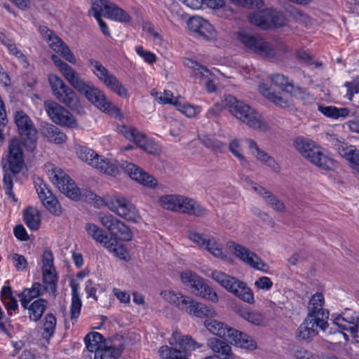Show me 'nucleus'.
Wrapping results in <instances>:
<instances>
[{"instance_id":"obj_1","label":"nucleus","mask_w":359,"mask_h":359,"mask_svg":"<svg viewBox=\"0 0 359 359\" xmlns=\"http://www.w3.org/2000/svg\"><path fill=\"white\" fill-rule=\"evenodd\" d=\"M223 107L229 109V112L238 120L257 131L266 132L269 124L261 114L248 104L238 100L235 97L227 95L222 98Z\"/></svg>"},{"instance_id":"obj_2","label":"nucleus","mask_w":359,"mask_h":359,"mask_svg":"<svg viewBox=\"0 0 359 359\" xmlns=\"http://www.w3.org/2000/svg\"><path fill=\"white\" fill-rule=\"evenodd\" d=\"M237 39L249 51L269 59L280 57L289 50L280 41H267L243 30L238 32Z\"/></svg>"},{"instance_id":"obj_3","label":"nucleus","mask_w":359,"mask_h":359,"mask_svg":"<svg viewBox=\"0 0 359 359\" xmlns=\"http://www.w3.org/2000/svg\"><path fill=\"white\" fill-rule=\"evenodd\" d=\"M160 295L168 303L197 318L215 317L217 316V312L215 310L197 302L193 297L183 294L181 292L165 290L161 292Z\"/></svg>"},{"instance_id":"obj_4","label":"nucleus","mask_w":359,"mask_h":359,"mask_svg":"<svg viewBox=\"0 0 359 359\" xmlns=\"http://www.w3.org/2000/svg\"><path fill=\"white\" fill-rule=\"evenodd\" d=\"M92 8L89 11L97 20L101 32L106 36L110 35L107 24L101 19L102 16L121 22L130 21V16L116 4L107 0H91Z\"/></svg>"},{"instance_id":"obj_5","label":"nucleus","mask_w":359,"mask_h":359,"mask_svg":"<svg viewBox=\"0 0 359 359\" xmlns=\"http://www.w3.org/2000/svg\"><path fill=\"white\" fill-rule=\"evenodd\" d=\"M169 343L173 346H162L159 348L158 353L163 359H187L193 351L203 346L191 337L182 336L177 332H173Z\"/></svg>"},{"instance_id":"obj_6","label":"nucleus","mask_w":359,"mask_h":359,"mask_svg":"<svg viewBox=\"0 0 359 359\" xmlns=\"http://www.w3.org/2000/svg\"><path fill=\"white\" fill-rule=\"evenodd\" d=\"M295 149L311 163L325 170H332L334 161L315 142L304 137H297L294 142Z\"/></svg>"},{"instance_id":"obj_7","label":"nucleus","mask_w":359,"mask_h":359,"mask_svg":"<svg viewBox=\"0 0 359 359\" xmlns=\"http://www.w3.org/2000/svg\"><path fill=\"white\" fill-rule=\"evenodd\" d=\"M8 163L11 173H5L3 178V188L6 194L13 201H15L13 192V178L15 175L19 173L24 166L23 151L20 142L13 139L8 144Z\"/></svg>"},{"instance_id":"obj_8","label":"nucleus","mask_w":359,"mask_h":359,"mask_svg":"<svg viewBox=\"0 0 359 359\" xmlns=\"http://www.w3.org/2000/svg\"><path fill=\"white\" fill-rule=\"evenodd\" d=\"M45 169L50 181L61 193L72 200L80 198V189L62 169L52 163L46 164Z\"/></svg>"},{"instance_id":"obj_9","label":"nucleus","mask_w":359,"mask_h":359,"mask_svg":"<svg viewBox=\"0 0 359 359\" xmlns=\"http://www.w3.org/2000/svg\"><path fill=\"white\" fill-rule=\"evenodd\" d=\"M76 152L79 159L99 172L110 176H116L118 174L119 169L114 161L97 154L93 149L86 146L79 145Z\"/></svg>"},{"instance_id":"obj_10","label":"nucleus","mask_w":359,"mask_h":359,"mask_svg":"<svg viewBox=\"0 0 359 359\" xmlns=\"http://www.w3.org/2000/svg\"><path fill=\"white\" fill-rule=\"evenodd\" d=\"M88 67L95 76L111 91L121 97L128 99L130 96L128 89L119 79L109 71L99 61L90 59L88 60Z\"/></svg>"},{"instance_id":"obj_11","label":"nucleus","mask_w":359,"mask_h":359,"mask_svg":"<svg viewBox=\"0 0 359 359\" xmlns=\"http://www.w3.org/2000/svg\"><path fill=\"white\" fill-rule=\"evenodd\" d=\"M211 276L221 286L243 302L248 304L255 302L252 291L245 283L218 271H212Z\"/></svg>"},{"instance_id":"obj_12","label":"nucleus","mask_w":359,"mask_h":359,"mask_svg":"<svg viewBox=\"0 0 359 359\" xmlns=\"http://www.w3.org/2000/svg\"><path fill=\"white\" fill-rule=\"evenodd\" d=\"M79 92L84 95L89 102L101 111L116 118H121L123 117L121 110L107 97L102 90L95 86L90 81H86Z\"/></svg>"},{"instance_id":"obj_13","label":"nucleus","mask_w":359,"mask_h":359,"mask_svg":"<svg viewBox=\"0 0 359 359\" xmlns=\"http://www.w3.org/2000/svg\"><path fill=\"white\" fill-rule=\"evenodd\" d=\"M104 203L108 209L123 219L135 223L141 219L135 206L130 201L121 194L107 196L104 198Z\"/></svg>"},{"instance_id":"obj_14","label":"nucleus","mask_w":359,"mask_h":359,"mask_svg":"<svg viewBox=\"0 0 359 359\" xmlns=\"http://www.w3.org/2000/svg\"><path fill=\"white\" fill-rule=\"evenodd\" d=\"M15 123L19 134L23 139L24 144L29 151L36 148L37 131L30 117L22 110H17L13 114Z\"/></svg>"},{"instance_id":"obj_15","label":"nucleus","mask_w":359,"mask_h":359,"mask_svg":"<svg viewBox=\"0 0 359 359\" xmlns=\"http://www.w3.org/2000/svg\"><path fill=\"white\" fill-rule=\"evenodd\" d=\"M48 82L53 95L58 102L74 109L79 104V97L76 93L63 80L55 74L48 76Z\"/></svg>"},{"instance_id":"obj_16","label":"nucleus","mask_w":359,"mask_h":359,"mask_svg":"<svg viewBox=\"0 0 359 359\" xmlns=\"http://www.w3.org/2000/svg\"><path fill=\"white\" fill-rule=\"evenodd\" d=\"M98 220L105 227L110 238L129 241L133 238V233L126 224L111 214L100 213Z\"/></svg>"},{"instance_id":"obj_17","label":"nucleus","mask_w":359,"mask_h":359,"mask_svg":"<svg viewBox=\"0 0 359 359\" xmlns=\"http://www.w3.org/2000/svg\"><path fill=\"white\" fill-rule=\"evenodd\" d=\"M117 130L120 134L128 140L133 141L144 151L151 154H156L159 152L160 150L158 145L151 139H148L137 128L121 125L118 126Z\"/></svg>"},{"instance_id":"obj_18","label":"nucleus","mask_w":359,"mask_h":359,"mask_svg":"<svg viewBox=\"0 0 359 359\" xmlns=\"http://www.w3.org/2000/svg\"><path fill=\"white\" fill-rule=\"evenodd\" d=\"M43 106L48 116L55 123L72 128L77 127L74 116L58 103L48 100L44 102Z\"/></svg>"},{"instance_id":"obj_19","label":"nucleus","mask_w":359,"mask_h":359,"mask_svg":"<svg viewBox=\"0 0 359 359\" xmlns=\"http://www.w3.org/2000/svg\"><path fill=\"white\" fill-rule=\"evenodd\" d=\"M227 247L231 250L232 254L239 258L242 262L251 267L262 271L263 272H268L269 266L264 261L261 259L255 253L248 250L247 248L236 243L233 241L227 243Z\"/></svg>"},{"instance_id":"obj_20","label":"nucleus","mask_w":359,"mask_h":359,"mask_svg":"<svg viewBox=\"0 0 359 359\" xmlns=\"http://www.w3.org/2000/svg\"><path fill=\"white\" fill-rule=\"evenodd\" d=\"M39 32L53 50L60 53L69 62L76 64V60L72 50L53 31L43 26L39 27Z\"/></svg>"},{"instance_id":"obj_21","label":"nucleus","mask_w":359,"mask_h":359,"mask_svg":"<svg viewBox=\"0 0 359 359\" xmlns=\"http://www.w3.org/2000/svg\"><path fill=\"white\" fill-rule=\"evenodd\" d=\"M183 63L187 67L192 70L191 76L193 78L200 81L206 79L205 88L208 93H214L217 90V86L214 82L215 76L206 67L188 57L184 59Z\"/></svg>"},{"instance_id":"obj_22","label":"nucleus","mask_w":359,"mask_h":359,"mask_svg":"<svg viewBox=\"0 0 359 359\" xmlns=\"http://www.w3.org/2000/svg\"><path fill=\"white\" fill-rule=\"evenodd\" d=\"M34 186L39 198L45 208L51 213L60 215L62 212L60 203L47 185L38 178L34 181Z\"/></svg>"},{"instance_id":"obj_23","label":"nucleus","mask_w":359,"mask_h":359,"mask_svg":"<svg viewBox=\"0 0 359 359\" xmlns=\"http://www.w3.org/2000/svg\"><path fill=\"white\" fill-rule=\"evenodd\" d=\"M121 167L131 179L147 187L154 188L158 184L156 178L134 163L125 161L121 163Z\"/></svg>"},{"instance_id":"obj_24","label":"nucleus","mask_w":359,"mask_h":359,"mask_svg":"<svg viewBox=\"0 0 359 359\" xmlns=\"http://www.w3.org/2000/svg\"><path fill=\"white\" fill-rule=\"evenodd\" d=\"M327 322L323 318L308 316L298 328L297 336L301 340L309 339L318 334V329H325Z\"/></svg>"},{"instance_id":"obj_25","label":"nucleus","mask_w":359,"mask_h":359,"mask_svg":"<svg viewBox=\"0 0 359 359\" xmlns=\"http://www.w3.org/2000/svg\"><path fill=\"white\" fill-rule=\"evenodd\" d=\"M334 323L341 330L348 331L355 337L358 332L359 313L347 309L334 318Z\"/></svg>"},{"instance_id":"obj_26","label":"nucleus","mask_w":359,"mask_h":359,"mask_svg":"<svg viewBox=\"0 0 359 359\" xmlns=\"http://www.w3.org/2000/svg\"><path fill=\"white\" fill-rule=\"evenodd\" d=\"M189 29L198 34L200 37L210 41L215 37V30L212 25L201 17L190 18L187 22Z\"/></svg>"},{"instance_id":"obj_27","label":"nucleus","mask_w":359,"mask_h":359,"mask_svg":"<svg viewBox=\"0 0 359 359\" xmlns=\"http://www.w3.org/2000/svg\"><path fill=\"white\" fill-rule=\"evenodd\" d=\"M203 325L210 333L226 341H230L233 333H236L235 328L211 318L205 320Z\"/></svg>"},{"instance_id":"obj_28","label":"nucleus","mask_w":359,"mask_h":359,"mask_svg":"<svg viewBox=\"0 0 359 359\" xmlns=\"http://www.w3.org/2000/svg\"><path fill=\"white\" fill-rule=\"evenodd\" d=\"M246 143L248 144V149L251 154L256 158L258 161L264 163L272 169L274 172H279L280 167L276 160L271 156H269L266 151L262 150L257 142L252 139H246Z\"/></svg>"},{"instance_id":"obj_29","label":"nucleus","mask_w":359,"mask_h":359,"mask_svg":"<svg viewBox=\"0 0 359 359\" xmlns=\"http://www.w3.org/2000/svg\"><path fill=\"white\" fill-rule=\"evenodd\" d=\"M191 292L205 300L217 303L219 297L217 292L208 284L206 280L200 277L191 287Z\"/></svg>"},{"instance_id":"obj_30","label":"nucleus","mask_w":359,"mask_h":359,"mask_svg":"<svg viewBox=\"0 0 359 359\" xmlns=\"http://www.w3.org/2000/svg\"><path fill=\"white\" fill-rule=\"evenodd\" d=\"M246 182L251 185L252 189L263 197L267 205L273 210L278 212H283L285 210V204L280 201L276 196L273 195L270 191L266 190L264 187L257 185L255 182L246 177Z\"/></svg>"},{"instance_id":"obj_31","label":"nucleus","mask_w":359,"mask_h":359,"mask_svg":"<svg viewBox=\"0 0 359 359\" xmlns=\"http://www.w3.org/2000/svg\"><path fill=\"white\" fill-rule=\"evenodd\" d=\"M271 81L282 90L299 98H304L305 92L303 88L294 86L292 81L283 74H276L271 76Z\"/></svg>"},{"instance_id":"obj_32","label":"nucleus","mask_w":359,"mask_h":359,"mask_svg":"<svg viewBox=\"0 0 359 359\" xmlns=\"http://www.w3.org/2000/svg\"><path fill=\"white\" fill-rule=\"evenodd\" d=\"M177 212L200 217L205 215L207 213V210L195 200L180 196Z\"/></svg>"},{"instance_id":"obj_33","label":"nucleus","mask_w":359,"mask_h":359,"mask_svg":"<svg viewBox=\"0 0 359 359\" xmlns=\"http://www.w3.org/2000/svg\"><path fill=\"white\" fill-rule=\"evenodd\" d=\"M324 302V297L322 293L317 292L314 294L309 301L308 316H313L314 318L324 320L327 318L328 313H325L323 309Z\"/></svg>"},{"instance_id":"obj_34","label":"nucleus","mask_w":359,"mask_h":359,"mask_svg":"<svg viewBox=\"0 0 359 359\" xmlns=\"http://www.w3.org/2000/svg\"><path fill=\"white\" fill-rule=\"evenodd\" d=\"M208 345L213 352L218 354L220 359H234L231 347L226 341L217 338H210Z\"/></svg>"},{"instance_id":"obj_35","label":"nucleus","mask_w":359,"mask_h":359,"mask_svg":"<svg viewBox=\"0 0 359 359\" xmlns=\"http://www.w3.org/2000/svg\"><path fill=\"white\" fill-rule=\"evenodd\" d=\"M46 288L39 283H34L30 288L25 289L20 294V301L23 308L27 307L30 302L41 297L45 292Z\"/></svg>"},{"instance_id":"obj_36","label":"nucleus","mask_w":359,"mask_h":359,"mask_svg":"<svg viewBox=\"0 0 359 359\" xmlns=\"http://www.w3.org/2000/svg\"><path fill=\"white\" fill-rule=\"evenodd\" d=\"M41 134L48 141L55 144H62L67 140V135L60 128L52 124H46L41 128Z\"/></svg>"},{"instance_id":"obj_37","label":"nucleus","mask_w":359,"mask_h":359,"mask_svg":"<svg viewBox=\"0 0 359 359\" xmlns=\"http://www.w3.org/2000/svg\"><path fill=\"white\" fill-rule=\"evenodd\" d=\"M318 110L325 116L332 119L346 118L350 114L349 109L346 107H337L335 106H326L319 104Z\"/></svg>"},{"instance_id":"obj_38","label":"nucleus","mask_w":359,"mask_h":359,"mask_svg":"<svg viewBox=\"0 0 359 359\" xmlns=\"http://www.w3.org/2000/svg\"><path fill=\"white\" fill-rule=\"evenodd\" d=\"M229 341L231 344H234L236 346L242 348H245L250 351L257 348V343L252 339V337L237 330L236 333H233V335Z\"/></svg>"},{"instance_id":"obj_39","label":"nucleus","mask_w":359,"mask_h":359,"mask_svg":"<svg viewBox=\"0 0 359 359\" xmlns=\"http://www.w3.org/2000/svg\"><path fill=\"white\" fill-rule=\"evenodd\" d=\"M71 288L72 302L70 307V318L72 323H74L81 313L82 303L78 293L79 285L74 282H72Z\"/></svg>"},{"instance_id":"obj_40","label":"nucleus","mask_w":359,"mask_h":359,"mask_svg":"<svg viewBox=\"0 0 359 359\" xmlns=\"http://www.w3.org/2000/svg\"><path fill=\"white\" fill-rule=\"evenodd\" d=\"M48 302L44 299H38L32 304H27V307L25 308L29 311V318L31 320L37 322L43 314L47 308Z\"/></svg>"},{"instance_id":"obj_41","label":"nucleus","mask_w":359,"mask_h":359,"mask_svg":"<svg viewBox=\"0 0 359 359\" xmlns=\"http://www.w3.org/2000/svg\"><path fill=\"white\" fill-rule=\"evenodd\" d=\"M60 72H61L62 76L66 79V80L77 91H79L86 82V81L83 80L79 76V74L76 72L75 69H74L71 66H69L67 64Z\"/></svg>"},{"instance_id":"obj_42","label":"nucleus","mask_w":359,"mask_h":359,"mask_svg":"<svg viewBox=\"0 0 359 359\" xmlns=\"http://www.w3.org/2000/svg\"><path fill=\"white\" fill-rule=\"evenodd\" d=\"M259 92L271 102L280 108H287L290 106V100L284 97L271 93L266 85L262 83L259 86Z\"/></svg>"},{"instance_id":"obj_43","label":"nucleus","mask_w":359,"mask_h":359,"mask_svg":"<svg viewBox=\"0 0 359 359\" xmlns=\"http://www.w3.org/2000/svg\"><path fill=\"white\" fill-rule=\"evenodd\" d=\"M104 248L120 259L124 261L129 259L128 250L123 245L119 244L116 238H110V240L104 243Z\"/></svg>"},{"instance_id":"obj_44","label":"nucleus","mask_w":359,"mask_h":359,"mask_svg":"<svg viewBox=\"0 0 359 359\" xmlns=\"http://www.w3.org/2000/svg\"><path fill=\"white\" fill-rule=\"evenodd\" d=\"M85 229L94 241L101 244L103 247H104V243L110 240V238L104 231L95 224L87 223L85 226Z\"/></svg>"},{"instance_id":"obj_45","label":"nucleus","mask_w":359,"mask_h":359,"mask_svg":"<svg viewBox=\"0 0 359 359\" xmlns=\"http://www.w3.org/2000/svg\"><path fill=\"white\" fill-rule=\"evenodd\" d=\"M24 221L31 230H37L41 224L39 210L34 207H29L24 212Z\"/></svg>"},{"instance_id":"obj_46","label":"nucleus","mask_w":359,"mask_h":359,"mask_svg":"<svg viewBox=\"0 0 359 359\" xmlns=\"http://www.w3.org/2000/svg\"><path fill=\"white\" fill-rule=\"evenodd\" d=\"M229 149L232 154L237 158L240 164L245 168H248L250 163L247 158L243 155V149L242 148V141L239 139H233L229 144Z\"/></svg>"},{"instance_id":"obj_47","label":"nucleus","mask_w":359,"mask_h":359,"mask_svg":"<svg viewBox=\"0 0 359 359\" xmlns=\"http://www.w3.org/2000/svg\"><path fill=\"white\" fill-rule=\"evenodd\" d=\"M42 273L44 288L55 297L57 282L55 269H43Z\"/></svg>"},{"instance_id":"obj_48","label":"nucleus","mask_w":359,"mask_h":359,"mask_svg":"<svg viewBox=\"0 0 359 359\" xmlns=\"http://www.w3.org/2000/svg\"><path fill=\"white\" fill-rule=\"evenodd\" d=\"M339 152L352 164V167L359 166V150L354 146L341 145L339 147Z\"/></svg>"},{"instance_id":"obj_49","label":"nucleus","mask_w":359,"mask_h":359,"mask_svg":"<svg viewBox=\"0 0 359 359\" xmlns=\"http://www.w3.org/2000/svg\"><path fill=\"white\" fill-rule=\"evenodd\" d=\"M84 341L87 350L94 353L105 344L102 342V336L95 332L88 334L84 338Z\"/></svg>"},{"instance_id":"obj_50","label":"nucleus","mask_w":359,"mask_h":359,"mask_svg":"<svg viewBox=\"0 0 359 359\" xmlns=\"http://www.w3.org/2000/svg\"><path fill=\"white\" fill-rule=\"evenodd\" d=\"M120 355V349L105 344L94 353L93 359H117Z\"/></svg>"},{"instance_id":"obj_51","label":"nucleus","mask_w":359,"mask_h":359,"mask_svg":"<svg viewBox=\"0 0 359 359\" xmlns=\"http://www.w3.org/2000/svg\"><path fill=\"white\" fill-rule=\"evenodd\" d=\"M57 320L53 313H47L43 319L42 336L48 340L54 334L56 327Z\"/></svg>"},{"instance_id":"obj_52","label":"nucleus","mask_w":359,"mask_h":359,"mask_svg":"<svg viewBox=\"0 0 359 359\" xmlns=\"http://www.w3.org/2000/svg\"><path fill=\"white\" fill-rule=\"evenodd\" d=\"M203 248L215 257L222 259H224L226 257L222 250V245L215 238H208Z\"/></svg>"},{"instance_id":"obj_53","label":"nucleus","mask_w":359,"mask_h":359,"mask_svg":"<svg viewBox=\"0 0 359 359\" xmlns=\"http://www.w3.org/2000/svg\"><path fill=\"white\" fill-rule=\"evenodd\" d=\"M268 13V9L252 13L248 17L249 22L251 24L259 27L263 29H267V21L269 18Z\"/></svg>"},{"instance_id":"obj_54","label":"nucleus","mask_w":359,"mask_h":359,"mask_svg":"<svg viewBox=\"0 0 359 359\" xmlns=\"http://www.w3.org/2000/svg\"><path fill=\"white\" fill-rule=\"evenodd\" d=\"M180 195H165L159 198L158 203L164 209L177 211Z\"/></svg>"},{"instance_id":"obj_55","label":"nucleus","mask_w":359,"mask_h":359,"mask_svg":"<svg viewBox=\"0 0 359 359\" xmlns=\"http://www.w3.org/2000/svg\"><path fill=\"white\" fill-rule=\"evenodd\" d=\"M174 106L181 113L184 114L188 117H194L201 111V107L198 106H194L189 104L183 103L180 100H175Z\"/></svg>"},{"instance_id":"obj_56","label":"nucleus","mask_w":359,"mask_h":359,"mask_svg":"<svg viewBox=\"0 0 359 359\" xmlns=\"http://www.w3.org/2000/svg\"><path fill=\"white\" fill-rule=\"evenodd\" d=\"M151 95L158 103L163 104H171L174 105L175 100H179L177 98H174L172 93L170 90L158 92L154 89L151 91Z\"/></svg>"},{"instance_id":"obj_57","label":"nucleus","mask_w":359,"mask_h":359,"mask_svg":"<svg viewBox=\"0 0 359 359\" xmlns=\"http://www.w3.org/2000/svg\"><path fill=\"white\" fill-rule=\"evenodd\" d=\"M268 29L271 27H280L285 25V19L283 14L273 9H268Z\"/></svg>"},{"instance_id":"obj_58","label":"nucleus","mask_w":359,"mask_h":359,"mask_svg":"<svg viewBox=\"0 0 359 359\" xmlns=\"http://www.w3.org/2000/svg\"><path fill=\"white\" fill-rule=\"evenodd\" d=\"M238 315L243 319L255 325H261L263 323L264 318L259 312L248 311L240 309L238 311Z\"/></svg>"},{"instance_id":"obj_59","label":"nucleus","mask_w":359,"mask_h":359,"mask_svg":"<svg viewBox=\"0 0 359 359\" xmlns=\"http://www.w3.org/2000/svg\"><path fill=\"white\" fill-rule=\"evenodd\" d=\"M200 277L201 276L197 275L196 273L189 270L182 271L180 274V279L182 284L190 288L194 283H196Z\"/></svg>"},{"instance_id":"obj_60","label":"nucleus","mask_w":359,"mask_h":359,"mask_svg":"<svg viewBox=\"0 0 359 359\" xmlns=\"http://www.w3.org/2000/svg\"><path fill=\"white\" fill-rule=\"evenodd\" d=\"M188 238L199 248H204L209 237L196 231H189Z\"/></svg>"},{"instance_id":"obj_61","label":"nucleus","mask_w":359,"mask_h":359,"mask_svg":"<svg viewBox=\"0 0 359 359\" xmlns=\"http://www.w3.org/2000/svg\"><path fill=\"white\" fill-rule=\"evenodd\" d=\"M201 140L203 144L212 150H220L223 148L222 142L213 137L204 135Z\"/></svg>"},{"instance_id":"obj_62","label":"nucleus","mask_w":359,"mask_h":359,"mask_svg":"<svg viewBox=\"0 0 359 359\" xmlns=\"http://www.w3.org/2000/svg\"><path fill=\"white\" fill-rule=\"evenodd\" d=\"M11 260L15 269L19 271H24L27 268V262L23 255L13 254L11 256Z\"/></svg>"},{"instance_id":"obj_63","label":"nucleus","mask_w":359,"mask_h":359,"mask_svg":"<svg viewBox=\"0 0 359 359\" xmlns=\"http://www.w3.org/2000/svg\"><path fill=\"white\" fill-rule=\"evenodd\" d=\"M135 51L140 57L143 58L149 64H152L156 60L155 54L150 51L145 50L142 46L136 47Z\"/></svg>"},{"instance_id":"obj_64","label":"nucleus","mask_w":359,"mask_h":359,"mask_svg":"<svg viewBox=\"0 0 359 359\" xmlns=\"http://www.w3.org/2000/svg\"><path fill=\"white\" fill-rule=\"evenodd\" d=\"M6 47L12 55H15L17 58H18L20 60L22 63L24 64L25 67H27L28 65V62L27 60L26 57L21 52V50L17 48L15 44L8 43V44H6Z\"/></svg>"}]
</instances>
